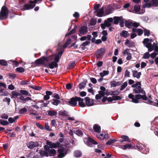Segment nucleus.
<instances>
[{"mask_svg":"<svg viewBox=\"0 0 158 158\" xmlns=\"http://www.w3.org/2000/svg\"><path fill=\"white\" fill-rule=\"evenodd\" d=\"M120 83L119 82H116L115 81H113L111 82V85L112 86L115 87L117 85H119Z\"/></svg>","mask_w":158,"mask_h":158,"instance_id":"nucleus-47","label":"nucleus"},{"mask_svg":"<svg viewBox=\"0 0 158 158\" xmlns=\"http://www.w3.org/2000/svg\"><path fill=\"white\" fill-rule=\"evenodd\" d=\"M127 85V82H125L122 85L120 89L121 91L123 90L125 87H126Z\"/></svg>","mask_w":158,"mask_h":158,"instance_id":"nucleus-43","label":"nucleus"},{"mask_svg":"<svg viewBox=\"0 0 158 158\" xmlns=\"http://www.w3.org/2000/svg\"><path fill=\"white\" fill-rule=\"evenodd\" d=\"M97 138L100 140H103L104 139V135L103 134H98L97 135Z\"/></svg>","mask_w":158,"mask_h":158,"instance_id":"nucleus-49","label":"nucleus"},{"mask_svg":"<svg viewBox=\"0 0 158 158\" xmlns=\"http://www.w3.org/2000/svg\"><path fill=\"white\" fill-rule=\"evenodd\" d=\"M47 112L48 113V115L51 116H56L57 114V112L53 110H48Z\"/></svg>","mask_w":158,"mask_h":158,"instance_id":"nucleus-20","label":"nucleus"},{"mask_svg":"<svg viewBox=\"0 0 158 158\" xmlns=\"http://www.w3.org/2000/svg\"><path fill=\"white\" fill-rule=\"evenodd\" d=\"M19 118L18 116H16L14 118L10 117L8 119L9 122L11 123H12L15 122V120Z\"/></svg>","mask_w":158,"mask_h":158,"instance_id":"nucleus-33","label":"nucleus"},{"mask_svg":"<svg viewBox=\"0 0 158 158\" xmlns=\"http://www.w3.org/2000/svg\"><path fill=\"white\" fill-rule=\"evenodd\" d=\"M100 6L99 4H95L94 6V10H99V8Z\"/></svg>","mask_w":158,"mask_h":158,"instance_id":"nucleus-56","label":"nucleus"},{"mask_svg":"<svg viewBox=\"0 0 158 158\" xmlns=\"http://www.w3.org/2000/svg\"><path fill=\"white\" fill-rule=\"evenodd\" d=\"M53 97L57 100H58L60 99V98L58 94H54Z\"/></svg>","mask_w":158,"mask_h":158,"instance_id":"nucleus-61","label":"nucleus"},{"mask_svg":"<svg viewBox=\"0 0 158 158\" xmlns=\"http://www.w3.org/2000/svg\"><path fill=\"white\" fill-rule=\"evenodd\" d=\"M86 85V83L85 82H83L80 83L79 85V87L80 89L84 88Z\"/></svg>","mask_w":158,"mask_h":158,"instance_id":"nucleus-45","label":"nucleus"},{"mask_svg":"<svg viewBox=\"0 0 158 158\" xmlns=\"http://www.w3.org/2000/svg\"><path fill=\"white\" fill-rule=\"evenodd\" d=\"M132 31L134 32H136L139 35H141L143 33L142 30L140 29H137L135 28H133L132 29Z\"/></svg>","mask_w":158,"mask_h":158,"instance_id":"nucleus-23","label":"nucleus"},{"mask_svg":"<svg viewBox=\"0 0 158 158\" xmlns=\"http://www.w3.org/2000/svg\"><path fill=\"white\" fill-rule=\"evenodd\" d=\"M113 101H116L118 100H121V98L120 97L117 96H113L112 97Z\"/></svg>","mask_w":158,"mask_h":158,"instance_id":"nucleus-41","label":"nucleus"},{"mask_svg":"<svg viewBox=\"0 0 158 158\" xmlns=\"http://www.w3.org/2000/svg\"><path fill=\"white\" fill-rule=\"evenodd\" d=\"M8 10H1L0 13V19H3L7 18Z\"/></svg>","mask_w":158,"mask_h":158,"instance_id":"nucleus-10","label":"nucleus"},{"mask_svg":"<svg viewBox=\"0 0 158 158\" xmlns=\"http://www.w3.org/2000/svg\"><path fill=\"white\" fill-rule=\"evenodd\" d=\"M0 124L3 126L7 125L9 124L8 122L7 121L0 120Z\"/></svg>","mask_w":158,"mask_h":158,"instance_id":"nucleus-40","label":"nucleus"},{"mask_svg":"<svg viewBox=\"0 0 158 158\" xmlns=\"http://www.w3.org/2000/svg\"><path fill=\"white\" fill-rule=\"evenodd\" d=\"M128 35V32L126 31H123L121 33V35L125 38L127 37Z\"/></svg>","mask_w":158,"mask_h":158,"instance_id":"nucleus-39","label":"nucleus"},{"mask_svg":"<svg viewBox=\"0 0 158 158\" xmlns=\"http://www.w3.org/2000/svg\"><path fill=\"white\" fill-rule=\"evenodd\" d=\"M93 128L94 131L96 132L99 133L100 131V127L98 125H94Z\"/></svg>","mask_w":158,"mask_h":158,"instance_id":"nucleus-24","label":"nucleus"},{"mask_svg":"<svg viewBox=\"0 0 158 158\" xmlns=\"http://www.w3.org/2000/svg\"><path fill=\"white\" fill-rule=\"evenodd\" d=\"M48 151L52 155V156H54V155H55L56 153V151L54 149H49V150Z\"/></svg>","mask_w":158,"mask_h":158,"instance_id":"nucleus-46","label":"nucleus"},{"mask_svg":"<svg viewBox=\"0 0 158 158\" xmlns=\"http://www.w3.org/2000/svg\"><path fill=\"white\" fill-rule=\"evenodd\" d=\"M136 147L139 150H142L144 148H145V146L140 143H137L136 144Z\"/></svg>","mask_w":158,"mask_h":158,"instance_id":"nucleus-25","label":"nucleus"},{"mask_svg":"<svg viewBox=\"0 0 158 158\" xmlns=\"http://www.w3.org/2000/svg\"><path fill=\"white\" fill-rule=\"evenodd\" d=\"M128 97L132 99V101L135 103H139V100L142 98L143 100H146L147 99V97L145 95H141L140 94H136L135 96L134 95L130 94H129Z\"/></svg>","mask_w":158,"mask_h":158,"instance_id":"nucleus-1","label":"nucleus"},{"mask_svg":"<svg viewBox=\"0 0 158 158\" xmlns=\"http://www.w3.org/2000/svg\"><path fill=\"white\" fill-rule=\"evenodd\" d=\"M48 61V60L47 58L43 57L36 60L35 63L37 64H44Z\"/></svg>","mask_w":158,"mask_h":158,"instance_id":"nucleus-7","label":"nucleus"},{"mask_svg":"<svg viewBox=\"0 0 158 158\" xmlns=\"http://www.w3.org/2000/svg\"><path fill=\"white\" fill-rule=\"evenodd\" d=\"M149 40L148 38L145 39L143 43L146 47L148 48V51L149 52H151L154 50V48L153 46H152L150 42H149Z\"/></svg>","mask_w":158,"mask_h":158,"instance_id":"nucleus-3","label":"nucleus"},{"mask_svg":"<svg viewBox=\"0 0 158 158\" xmlns=\"http://www.w3.org/2000/svg\"><path fill=\"white\" fill-rule=\"evenodd\" d=\"M77 97H76L75 98H72L69 101V103L73 106H74L77 105V99L76 98Z\"/></svg>","mask_w":158,"mask_h":158,"instance_id":"nucleus-13","label":"nucleus"},{"mask_svg":"<svg viewBox=\"0 0 158 158\" xmlns=\"http://www.w3.org/2000/svg\"><path fill=\"white\" fill-rule=\"evenodd\" d=\"M97 15L98 17L104 16L112 13L110 10H96Z\"/></svg>","mask_w":158,"mask_h":158,"instance_id":"nucleus-4","label":"nucleus"},{"mask_svg":"<svg viewBox=\"0 0 158 158\" xmlns=\"http://www.w3.org/2000/svg\"><path fill=\"white\" fill-rule=\"evenodd\" d=\"M122 147H123V149L125 150L127 148H130L131 147V145L129 144H127L123 145Z\"/></svg>","mask_w":158,"mask_h":158,"instance_id":"nucleus-53","label":"nucleus"},{"mask_svg":"<svg viewBox=\"0 0 158 158\" xmlns=\"http://www.w3.org/2000/svg\"><path fill=\"white\" fill-rule=\"evenodd\" d=\"M82 155L81 152L79 150H77L75 152L74 156L76 157H81Z\"/></svg>","mask_w":158,"mask_h":158,"instance_id":"nucleus-28","label":"nucleus"},{"mask_svg":"<svg viewBox=\"0 0 158 158\" xmlns=\"http://www.w3.org/2000/svg\"><path fill=\"white\" fill-rule=\"evenodd\" d=\"M87 143L88 145L90 147L92 145V144H98L93 139L91 138H89L87 141Z\"/></svg>","mask_w":158,"mask_h":158,"instance_id":"nucleus-17","label":"nucleus"},{"mask_svg":"<svg viewBox=\"0 0 158 158\" xmlns=\"http://www.w3.org/2000/svg\"><path fill=\"white\" fill-rule=\"evenodd\" d=\"M0 64L2 65L6 66L7 65V63L4 60H0Z\"/></svg>","mask_w":158,"mask_h":158,"instance_id":"nucleus-44","label":"nucleus"},{"mask_svg":"<svg viewBox=\"0 0 158 158\" xmlns=\"http://www.w3.org/2000/svg\"><path fill=\"white\" fill-rule=\"evenodd\" d=\"M125 76L127 77H129L130 76V72L127 70H126L125 71Z\"/></svg>","mask_w":158,"mask_h":158,"instance_id":"nucleus-63","label":"nucleus"},{"mask_svg":"<svg viewBox=\"0 0 158 158\" xmlns=\"http://www.w3.org/2000/svg\"><path fill=\"white\" fill-rule=\"evenodd\" d=\"M39 153L40 155L42 156H48V153L44 151L41 150L40 151Z\"/></svg>","mask_w":158,"mask_h":158,"instance_id":"nucleus-30","label":"nucleus"},{"mask_svg":"<svg viewBox=\"0 0 158 158\" xmlns=\"http://www.w3.org/2000/svg\"><path fill=\"white\" fill-rule=\"evenodd\" d=\"M75 62L74 61H72L69 64L67 69H72L75 67Z\"/></svg>","mask_w":158,"mask_h":158,"instance_id":"nucleus-29","label":"nucleus"},{"mask_svg":"<svg viewBox=\"0 0 158 158\" xmlns=\"http://www.w3.org/2000/svg\"><path fill=\"white\" fill-rule=\"evenodd\" d=\"M109 72L108 71L104 70L102 72L100 73L99 74L101 76L103 77L104 76L108 74Z\"/></svg>","mask_w":158,"mask_h":158,"instance_id":"nucleus-37","label":"nucleus"},{"mask_svg":"<svg viewBox=\"0 0 158 158\" xmlns=\"http://www.w3.org/2000/svg\"><path fill=\"white\" fill-rule=\"evenodd\" d=\"M45 129L49 131H51V129H50L49 126H48V123H45L44 126Z\"/></svg>","mask_w":158,"mask_h":158,"instance_id":"nucleus-57","label":"nucleus"},{"mask_svg":"<svg viewBox=\"0 0 158 158\" xmlns=\"http://www.w3.org/2000/svg\"><path fill=\"white\" fill-rule=\"evenodd\" d=\"M48 66L50 69H53L55 67H57L58 66V64L56 62L53 61L49 63Z\"/></svg>","mask_w":158,"mask_h":158,"instance_id":"nucleus-22","label":"nucleus"},{"mask_svg":"<svg viewBox=\"0 0 158 158\" xmlns=\"http://www.w3.org/2000/svg\"><path fill=\"white\" fill-rule=\"evenodd\" d=\"M20 94L18 92L13 91L12 92V97L13 98H15L17 96H20Z\"/></svg>","mask_w":158,"mask_h":158,"instance_id":"nucleus-34","label":"nucleus"},{"mask_svg":"<svg viewBox=\"0 0 158 158\" xmlns=\"http://www.w3.org/2000/svg\"><path fill=\"white\" fill-rule=\"evenodd\" d=\"M52 101V104L56 106H57L60 103V101L58 100L53 99Z\"/></svg>","mask_w":158,"mask_h":158,"instance_id":"nucleus-36","label":"nucleus"},{"mask_svg":"<svg viewBox=\"0 0 158 158\" xmlns=\"http://www.w3.org/2000/svg\"><path fill=\"white\" fill-rule=\"evenodd\" d=\"M121 138L123 139L125 141H127L128 142H130V140L129 139V137L126 135H122L121 136Z\"/></svg>","mask_w":158,"mask_h":158,"instance_id":"nucleus-35","label":"nucleus"},{"mask_svg":"<svg viewBox=\"0 0 158 158\" xmlns=\"http://www.w3.org/2000/svg\"><path fill=\"white\" fill-rule=\"evenodd\" d=\"M133 22L130 21H126L125 22V26L128 28H131L132 27Z\"/></svg>","mask_w":158,"mask_h":158,"instance_id":"nucleus-27","label":"nucleus"},{"mask_svg":"<svg viewBox=\"0 0 158 158\" xmlns=\"http://www.w3.org/2000/svg\"><path fill=\"white\" fill-rule=\"evenodd\" d=\"M47 144L49 145L50 148H56L58 147L60 144L59 143H52L51 142L47 141Z\"/></svg>","mask_w":158,"mask_h":158,"instance_id":"nucleus-12","label":"nucleus"},{"mask_svg":"<svg viewBox=\"0 0 158 158\" xmlns=\"http://www.w3.org/2000/svg\"><path fill=\"white\" fill-rule=\"evenodd\" d=\"M105 52V49L104 48H102L98 50L97 52V55L98 57H101L104 54Z\"/></svg>","mask_w":158,"mask_h":158,"instance_id":"nucleus-19","label":"nucleus"},{"mask_svg":"<svg viewBox=\"0 0 158 158\" xmlns=\"http://www.w3.org/2000/svg\"><path fill=\"white\" fill-rule=\"evenodd\" d=\"M39 144L37 142L31 141L28 143L27 146L29 148H33L34 147L38 146Z\"/></svg>","mask_w":158,"mask_h":158,"instance_id":"nucleus-9","label":"nucleus"},{"mask_svg":"<svg viewBox=\"0 0 158 158\" xmlns=\"http://www.w3.org/2000/svg\"><path fill=\"white\" fill-rule=\"evenodd\" d=\"M130 11L138 14H142L144 13V10H130Z\"/></svg>","mask_w":158,"mask_h":158,"instance_id":"nucleus-31","label":"nucleus"},{"mask_svg":"<svg viewBox=\"0 0 158 158\" xmlns=\"http://www.w3.org/2000/svg\"><path fill=\"white\" fill-rule=\"evenodd\" d=\"M158 54V53H157L156 52H154L153 53H152L150 55V56L151 58H155L156 55Z\"/></svg>","mask_w":158,"mask_h":158,"instance_id":"nucleus-62","label":"nucleus"},{"mask_svg":"<svg viewBox=\"0 0 158 158\" xmlns=\"http://www.w3.org/2000/svg\"><path fill=\"white\" fill-rule=\"evenodd\" d=\"M150 55L148 52L145 53L143 56V58L145 59H148L149 58Z\"/></svg>","mask_w":158,"mask_h":158,"instance_id":"nucleus-51","label":"nucleus"},{"mask_svg":"<svg viewBox=\"0 0 158 158\" xmlns=\"http://www.w3.org/2000/svg\"><path fill=\"white\" fill-rule=\"evenodd\" d=\"M58 156L60 158L64 157L66 155V150L63 147H60L58 150Z\"/></svg>","mask_w":158,"mask_h":158,"instance_id":"nucleus-6","label":"nucleus"},{"mask_svg":"<svg viewBox=\"0 0 158 158\" xmlns=\"http://www.w3.org/2000/svg\"><path fill=\"white\" fill-rule=\"evenodd\" d=\"M36 125L40 129L42 130H43L44 129L43 126H42L39 123H36Z\"/></svg>","mask_w":158,"mask_h":158,"instance_id":"nucleus-64","label":"nucleus"},{"mask_svg":"<svg viewBox=\"0 0 158 158\" xmlns=\"http://www.w3.org/2000/svg\"><path fill=\"white\" fill-rule=\"evenodd\" d=\"M77 27L76 26H75L74 28L71 31H70L66 35V36H68L76 32V30L77 28Z\"/></svg>","mask_w":158,"mask_h":158,"instance_id":"nucleus-32","label":"nucleus"},{"mask_svg":"<svg viewBox=\"0 0 158 158\" xmlns=\"http://www.w3.org/2000/svg\"><path fill=\"white\" fill-rule=\"evenodd\" d=\"M134 91L135 93H140L141 92H142L143 94H145V92L144 91H143L141 87L140 86H139L136 87L134 89Z\"/></svg>","mask_w":158,"mask_h":158,"instance_id":"nucleus-15","label":"nucleus"},{"mask_svg":"<svg viewBox=\"0 0 158 158\" xmlns=\"http://www.w3.org/2000/svg\"><path fill=\"white\" fill-rule=\"evenodd\" d=\"M27 109L24 107L22 109H21L19 111V112L20 114H23L24 113V112H25L27 111Z\"/></svg>","mask_w":158,"mask_h":158,"instance_id":"nucleus-59","label":"nucleus"},{"mask_svg":"<svg viewBox=\"0 0 158 158\" xmlns=\"http://www.w3.org/2000/svg\"><path fill=\"white\" fill-rule=\"evenodd\" d=\"M35 6V4L34 1H30L28 3L25 4L24 6V8L25 10H28L33 9Z\"/></svg>","mask_w":158,"mask_h":158,"instance_id":"nucleus-5","label":"nucleus"},{"mask_svg":"<svg viewBox=\"0 0 158 158\" xmlns=\"http://www.w3.org/2000/svg\"><path fill=\"white\" fill-rule=\"evenodd\" d=\"M152 46H153L154 49L155 50V51L156 52H157V53H158V46H157L156 44L155 43H154Z\"/></svg>","mask_w":158,"mask_h":158,"instance_id":"nucleus-50","label":"nucleus"},{"mask_svg":"<svg viewBox=\"0 0 158 158\" xmlns=\"http://www.w3.org/2000/svg\"><path fill=\"white\" fill-rule=\"evenodd\" d=\"M16 69L17 71L19 73H23L24 71V69L22 67L18 68Z\"/></svg>","mask_w":158,"mask_h":158,"instance_id":"nucleus-52","label":"nucleus"},{"mask_svg":"<svg viewBox=\"0 0 158 158\" xmlns=\"http://www.w3.org/2000/svg\"><path fill=\"white\" fill-rule=\"evenodd\" d=\"M76 98L77 99V101L78 102V104L80 106L82 107L85 106V105L83 99L79 97H77Z\"/></svg>","mask_w":158,"mask_h":158,"instance_id":"nucleus-16","label":"nucleus"},{"mask_svg":"<svg viewBox=\"0 0 158 158\" xmlns=\"http://www.w3.org/2000/svg\"><path fill=\"white\" fill-rule=\"evenodd\" d=\"M116 141V140L115 139H110L107 142L106 144L107 145H110Z\"/></svg>","mask_w":158,"mask_h":158,"instance_id":"nucleus-48","label":"nucleus"},{"mask_svg":"<svg viewBox=\"0 0 158 158\" xmlns=\"http://www.w3.org/2000/svg\"><path fill=\"white\" fill-rule=\"evenodd\" d=\"M52 92L47 91L46 92V95L44 97V99L45 100H47L49 99L50 96L52 94Z\"/></svg>","mask_w":158,"mask_h":158,"instance_id":"nucleus-18","label":"nucleus"},{"mask_svg":"<svg viewBox=\"0 0 158 158\" xmlns=\"http://www.w3.org/2000/svg\"><path fill=\"white\" fill-rule=\"evenodd\" d=\"M3 102H6L7 103L8 105H9L10 104V99L9 98H5L3 100Z\"/></svg>","mask_w":158,"mask_h":158,"instance_id":"nucleus-55","label":"nucleus"},{"mask_svg":"<svg viewBox=\"0 0 158 158\" xmlns=\"http://www.w3.org/2000/svg\"><path fill=\"white\" fill-rule=\"evenodd\" d=\"M88 31L87 28L86 26H82L81 27L79 30V35L81 36L82 35H84L86 34Z\"/></svg>","mask_w":158,"mask_h":158,"instance_id":"nucleus-8","label":"nucleus"},{"mask_svg":"<svg viewBox=\"0 0 158 158\" xmlns=\"http://www.w3.org/2000/svg\"><path fill=\"white\" fill-rule=\"evenodd\" d=\"M144 35H145L148 36L150 33V31L147 29H145L144 30Z\"/></svg>","mask_w":158,"mask_h":158,"instance_id":"nucleus-54","label":"nucleus"},{"mask_svg":"<svg viewBox=\"0 0 158 158\" xmlns=\"http://www.w3.org/2000/svg\"><path fill=\"white\" fill-rule=\"evenodd\" d=\"M96 23V20L94 18L91 19L88 25V27L90 30H92L94 26L95 25Z\"/></svg>","mask_w":158,"mask_h":158,"instance_id":"nucleus-14","label":"nucleus"},{"mask_svg":"<svg viewBox=\"0 0 158 158\" xmlns=\"http://www.w3.org/2000/svg\"><path fill=\"white\" fill-rule=\"evenodd\" d=\"M20 92L23 94L27 95L29 96H31V94L26 90H20Z\"/></svg>","mask_w":158,"mask_h":158,"instance_id":"nucleus-38","label":"nucleus"},{"mask_svg":"<svg viewBox=\"0 0 158 158\" xmlns=\"http://www.w3.org/2000/svg\"><path fill=\"white\" fill-rule=\"evenodd\" d=\"M122 19V17H116L115 16L114 17V23L115 24H117L120 21L121 19Z\"/></svg>","mask_w":158,"mask_h":158,"instance_id":"nucleus-26","label":"nucleus"},{"mask_svg":"<svg viewBox=\"0 0 158 158\" xmlns=\"http://www.w3.org/2000/svg\"><path fill=\"white\" fill-rule=\"evenodd\" d=\"M86 104L88 106H93L94 103V101L93 99H90L88 97L85 98Z\"/></svg>","mask_w":158,"mask_h":158,"instance_id":"nucleus-11","label":"nucleus"},{"mask_svg":"<svg viewBox=\"0 0 158 158\" xmlns=\"http://www.w3.org/2000/svg\"><path fill=\"white\" fill-rule=\"evenodd\" d=\"M8 115L6 114H2L1 117L2 118L7 119L8 118Z\"/></svg>","mask_w":158,"mask_h":158,"instance_id":"nucleus-60","label":"nucleus"},{"mask_svg":"<svg viewBox=\"0 0 158 158\" xmlns=\"http://www.w3.org/2000/svg\"><path fill=\"white\" fill-rule=\"evenodd\" d=\"M120 23V25L121 27H123L124 26V20L122 17V19H121L119 21Z\"/></svg>","mask_w":158,"mask_h":158,"instance_id":"nucleus-58","label":"nucleus"},{"mask_svg":"<svg viewBox=\"0 0 158 158\" xmlns=\"http://www.w3.org/2000/svg\"><path fill=\"white\" fill-rule=\"evenodd\" d=\"M158 6V0H152L151 2L148 3H145L143 6V7L145 8H150L151 7H156Z\"/></svg>","mask_w":158,"mask_h":158,"instance_id":"nucleus-2","label":"nucleus"},{"mask_svg":"<svg viewBox=\"0 0 158 158\" xmlns=\"http://www.w3.org/2000/svg\"><path fill=\"white\" fill-rule=\"evenodd\" d=\"M123 54L124 55H128L131 54L129 52V49L128 48L125 49L122 52Z\"/></svg>","mask_w":158,"mask_h":158,"instance_id":"nucleus-42","label":"nucleus"},{"mask_svg":"<svg viewBox=\"0 0 158 158\" xmlns=\"http://www.w3.org/2000/svg\"><path fill=\"white\" fill-rule=\"evenodd\" d=\"M133 72V76L134 77H136L138 79L140 78V75L141 74V73L138 72L134 70L132 72Z\"/></svg>","mask_w":158,"mask_h":158,"instance_id":"nucleus-21","label":"nucleus"}]
</instances>
